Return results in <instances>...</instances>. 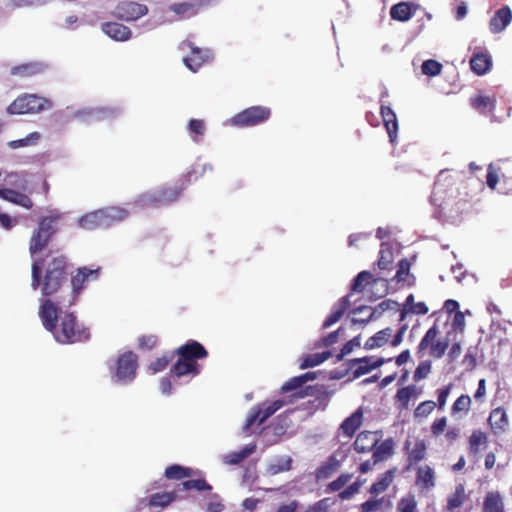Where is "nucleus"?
<instances>
[{
	"label": "nucleus",
	"instance_id": "1",
	"mask_svg": "<svg viewBox=\"0 0 512 512\" xmlns=\"http://www.w3.org/2000/svg\"><path fill=\"white\" fill-rule=\"evenodd\" d=\"M101 268L79 267L71 278V300L68 305L56 303L51 299H41L38 311L43 327L52 334L59 344L86 342L90 339L89 328L77 320V316L67 308L73 305L91 281L100 277Z\"/></svg>",
	"mask_w": 512,
	"mask_h": 512
},
{
	"label": "nucleus",
	"instance_id": "2",
	"mask_svg": "<svg viewBox=\"0 0 512 512\" xmlns=\"http://www.w3.org/2000/svg\"><path fill=\"white\" fill-rule=\"evenodd\" d=\"M430 202L436 207L434 216L437 219L454 225L461 223L463 213L468 209V201L460 197L448 169L437 175Z\"/></svg>",
	"mask_w": 512,
	"mask_h": 512
},
{
	"label": "nucleus",
	"instance_id": "3",
	"mask_svg": "<svg viewBox=\"0 0 512 512\" xmlns=\"http://www.w3.org/2000/svg\"><path fill=\"white\" fill-rule=\"evenodd\" d=\"M33 290L40 289L42 296L56 293L67 280V260L59 255L47 263L42 259H34L32 263Z\"/></svg>",
	"mask_w": 512,
	"mask_h": 512
},
{
	"label": "nucleus",
	"instance_id": "4",
	"mask_svg": "<svg viewBox=\"0 0 512 512\" xmlns=\"http://www.w3.org/2000/svg\"><path fill=\"white\" fill-rule=\"evenodd\" d=\"M178 356L177 361L171 367V377L182 379L184 377L193 378L200 374L201 365L197 360L204 359L208 356L206 348L196 340H188L175 350Z\"/></svg>",
	"mask_w": 512,
	"mask_h": 512
},
{
	"label": "nucleus",
	"instance_id": "5",
	"mask_svg": "<svg viewBox=\"0 0 512 512\" xmlns=\"http://www.w3.org/2000/svg\"><path fill=\"white\" fill-rule=\"evenodd\" d=\"M110 382L117 387L130 386L137 377L138 356L133 351H125L106 362Z\"/></svg>",
	"mask_w": 512,
	"mask_h": 512
},
{
	"label": "nucleus",
	"instance_id": "6",
	"mask_svg": "<svg viewBox=\"0 0 512 512\" xmlns=\"http://www.w3.org/2000/svg\"><path fill=\"white\" fill-rule=\"evenodd\" d=\"M186 189L180 178L174 185H162L137 196L132 205L136 208L161 207L175 203Z\"/></svg>",
	"mask_w": 512,
	"mask_h": 512
},
{
	"label": "nucleus",
	"instance_id": "7",
	"mask_svg": "<svg viewBox=\"0 0 512 512\" xmlns=\"http://www.w3.org/2000/svg\"><path fill=\"white\" fill-rule=\"evenodd\" d=\"M62 214L58 210H53L49 215L40 218L38 228L32 233L29 251L34 259L35 255L42 252L49 244L57 228L55 224L61 219Z\"/></svg>",
	"mask_w": 512,
	"mask_h": 512
},
{
	"label": "nucleus",
	"instance_id": "8",
	"mask_svg": "<svg viewBox=\"0 0 512 512\" xmlns=\"http://www.w3.org/2000/svg\"><path fill=\"white\" fill-rule=\"evenodd\" d=\"M51 107V100L37 94L23 93L7 107V113L10 115L34 114Z\"/></svg>",
	"mask_w": 512,
	"mask_h": 512
},
{
	"label": "nucleus",
	"instance_id": "9",
	"mask_svg": "<svg viewBox=\"0 0 512 512\" xmlns=\"http://www.w3.org/2000/svg\"><path fill=\"white\" fill-rule=\"evenodd\" d=\"M285 405V401L277 399L272 402H263L256 406H253L246 417L245 424L243 426V432L249 434L250 430L255 425L263 424L268 418L275 414L279 409Z\"/></svg>",
	"mask_w": 512,
	"mask_h": 512
},
{
	"label": "nucleus",
	"instance_id": "10",
	"mask_svg": "<svg viewBox=\"0 0 512 512\" xmlns=\"http://www.w3.org/2000/svg\"><path fill=\"white\" fill-rule=\"evenodd\" d=\"M438 328L436 325H433L430 327L425 335L420 340V343L418 345V352H422L426 350L430 346V355L434 358H442L445 354L447 348L450 344V336L452 334L451 331H449L444 338H439L438 340L434 341L435 338L438 335Z\"/></svg>",
	"mask_w": 512,
	"mask_h": 512
},
{
	"label": "nucleus",
	"instance_id": "11",
	"mask_svg": "<svg viewBox=\"0 0 512 512\" xmlns=\"http://www.w3.org/2000/svg\"><path fill=\"white\" fill-rule=\"evenodd\" d=\"M271 116V110L265 106H251L231 118L234 126H256L264 123Z\"/></svg>",
	"mask_w": 512,
	"mask_h": 512
},
{
	"label": "nucleus",
	"instance_id": "12",
	"mask_svg": "<svg viewBox=\"0 0 512 512\" xmlns=\"http://www.w3.org/2000/svg\"><path fill=\"white\" fill-rule=\"evenodd\" d=\"M396 306H398V303L391 299L382 301L377 306H375L373 309L366 305L357 306L350 312V314L357 315V314H361L365 311H370V313L366 318H356V317L351 318V324L352 325H360L362 328H364L369 322L377 319L385 311L393 309Z\"/></svg>",
	"mask_w": 512,
	"mask_h": 512
},
{
	"label": "nucleus",
	"instance_id": "13",
	"mask_svg": "<svg viewBox=\"0 0 512 512\" xmlns=\"http://www.w3.org/2000/svg\"><path fill=\"white\" fill-rule=\"evenodd\" d=\"M148 7L135 1H121L112 11V16L118 20L132 22L148 14Z\"/></svg>",
	"mask_w": 512,
	"mask_h": 512
},
{
	"label": "nucleus",
	"instance_id": "14",
	"mask_svg": "<svg viewBox=\"0 0 512 512\" xmlns=\"http://www.w3.org/2000/svg\"><path fill=\"white\" fill-rule=\"evenodd\" d=\"M293 411L290 410L289 413L285 412L276 417V419L265 428L264 438L268 445L276 444L280 441V438L284 436L288 429L292 427L293 422L290 418V413Z\"/></svg>",
	"mask_w": 512,
	"mask_h": 512
},
{
	"label": "nucleus",
	"instance_id": "15",
	"mask_svg": "<svg viewBox=\"0 0 512 512\" xmlns=\"http://www.w3.org/2000/svg\"><path fill=\"white\" fill-rule=\"evenodd\" d=\"M373 358L370 356H365L362 358H353L347 361V367L350 370H353V378L357 379L374 369L381 367L387 360L384 358Z\"/></svg>",
	"mask_w": 512,
	"mask_h": 512
},
{
	"label": "nucleus",
	"instance_id": "16",
	"mask_svg": "<svg viewBox=\"0 0 512 512\" xmlns=\"http://www.w3.org/2000/svg\"><path fill=\"white\" fill-rule=\"evenodd\" d=\"M101 30L109 38L118 42L127 41L132 37L131 29L128 26L118 22H104L101 24Z\"/></svg>",
	"mask_w": 512,
	"mask_h": 512
},
{
	"label": "nucleus",
	"instance_id": "17",
	"mask_svg": "<svg viewBox=\"0 0 512 512\" xmlns=\"http://www.w3.org/2000/svg\"><path fill=\"white\" fill-rule=\"evenodd\" d=\"M420 9V5L410 1H402L390 8V17L399 22H407Z\"/></svg>",
	"mask_w": 512,
	"mask_h": 512
},
{
	"label": "nucleus",
	"instance_id": "18",
	"mask_svg": "<svg viewBox=\"0 0 512 512\" xmlns=\"http://www.w3.org/2000/svg\"><path fill=\"white\" fill-rule=\"evenodd\" d=\"M46 69L47 66L42 62H27L12 67L10 70V75L19 77L21 79L32 78L43 74Z\"/></svg>",
	"mask_w": 512,
	"mask_h": 512
},
{
	"label": "nucleus",
	"instance_id": "19",
	"mask_svg": "<svg viewBox=\"0 0 512 512\" xmlns=\"http://www.w3.org/2000/svg\"><path fill=\"white\" fill-rule=\"evenodd\" d=\"M379 432L362 431L353 443V448L358 453H367L372 451L380 441Z\"/></svg>",
	"mask_w": 512,
	"mask_h": 512
},
{
	"label": "nucleus",
	"instance_id": "20",
	"mask_svg": "<svg viewBox=\"0 0 512 512\" xmlns=\"http://www.w3.org/2000/svg\"><path fill=\"white\" fill-rule=\"evenodd\" d=\"M191 49V54L187 57L183 58V62L188 69L193 72H197L201 66L208 61L210 57L209 50H203L194 46L193 44H189Z\"/></svg>",
	"mask_w": 512,
	"mask_h": 512
},
{
	"label": "nucleus",
	"instance_id": "21",
	"mask_svg": "<svg viewBox=\"0 0 512 512\" xmlns=\"http://www.w3.org/2000/svg\"><path fill=\"white\" fill-rule=\"evenodd\" d=\"M512 19V12L509 6L497 10L489 22L490 31L494 34L502 32Z\"/></svg>",
	"mask_w": 512,
	"mask_h": 512
},
{
	"label": "nucleus",
	"instance_id": "22",
	"mask_svg": "<svg viewBox=\"0 0 512 512\" xmlns=\"http://www.w3.org/2000/svg\"><path fill=\"white\" fill-rule=\"evenodd\" d=\"M363 421V409L357 408L350 416L340 424L339 430L348 438H351L360 428Z\"/></svg>",
	"mask_w": 512,
	"mask_h": 512
},
{
	"label": "nucleus",
	"instance_id": "23",
	"mask_svg": "<svg viewBox=\"0 0 512 512\" xmlns=\"http://www.w3.org/2000/svg\"><path fill=\"white\" fill-rule=\"evenodd\" d=\"M213 167L210 163L200 164L195 162L190 168L180 177V182H183L187 188L192 182L197 181L204 176L207 172H212Z\"/></svg>",
	"mask_w": 512,
	"mask_h": 512
},
{
	"label": "nucleus",
	"instance_id": "24",
	"mask_svg": "<svg viewBox=\"0 0 512 512\" xmlns=\"http://www.w3.org/2000/svg\"><path fill=\"white\" fill-rule=\"evenodd\" d=\"M104 228H109L114 224L127 218L129 211L122 207L111 206L100 209Z\"/></svg>",
	"mask_w": 512,
	"mask_h": 512
},
{
	"label": "nucleus",
	"instance_id": "25",
	"mask_svg": "<svg viewBox=\"0 0 512 512\" xmlns=\"http://www.w3.org/2000/svg\"><path fill=\"white\" fill-rule=\"evenodd\" d=\"M257 449L255 443H249L241 448L239 451H233L223 456V463L226 465H239L249 456H251Z\"/></svg>",
	"mask_w": 512,
	"mask_h": 512
},
{
	"label": "nucleus",
	"instance_id": "26",
	"mask_svg": "<svg viewBox=\"0 0 512 512\" xmlns=\"http://www.w3.org/2000/svg\"><path fill=\"white\" fill-rule=\"evenodd\" d=\"M0 198L27 209H30L33 206V202L30 197L10 188H0Z\"/></svg>",
	"mask_w": 512,
	"mask_h": 512
},
{
	"label": "nucleus",
	"instance_id": "27",
	"mask_svg": "<svg viewBox=\"0 0 512 512\" xmlns=\"http://www.w3.org/2000/svg\"><path fill=\"white\" fill-rule=\"evenodd\" d=\"M373 464L383 462L390 458L394 453V441L392 438H387L382 441L379 445L377 444L372 450Z\"/></svg>",
	"mask_w": 512,
	"mask_h": 512
},
{
	"label": "nucleus",
	"instance_id": "28",
	"mask_svg": "<svg viewBox=\"0 0 512 512\" xmlns=\"http://www.w3.org/2000/svg\"><path fill=\"white\" fill-rule=\"evenodd\" d=\"M488 421L494 434L498 435L502 433L508 425L506 411L501 407L492 410Z\"/></svg>",
	"mask_w": 512,
	"mask_h": 512
},
{
	"label": "nucleus",
	"instance_id": "29",
	"mask_svg": "<svg viewBox=\"0 0 512 512\" xmlns=\"http://www.w3.org/2000/svg\"><path fill=\"white\" fill-rule=\"evenodd\" d=\"M78 224L83 229L94 230L97 228H104L103 224H105V223L102 221V215H101V211L99 209V210L87 213L86 215L79 218Z\"/></svg>",
	"mask_w": 512,
	"mask_h": 512
},
{
	"label": "nucleus",
	"instance_id": "30",
	"mask_svg": "<svg viewBox=\"0 0 512 512\" xmlns=\"http://www.w3.org/2000/svg\"><path fill=\"white\" fill-rule=\"evenodd\" d=\"M491 58L486 53H476L470 60V67L478 75L485 74L491 67Z\"/></svg>",
	"mask_w": 512,
	"mask_h": 512
},
{
	"label": "nucleus",
	"instance_id": "31",
	"mask_svg": "<svg viewBox=\"0 0 512 512\" xmlns=\"http://www.w3.org/2000/svg\"><path fill=\"white\" fill-rule=\"evenodd\" d=\"M416 482L423 489H430L435 486V476L433 469L428 466H420L417 469Z\"/></svg>",
	"mask_w": 512,
	"mask_h": 512
},
{
	"label": "nucleus",
	"instance_id": "32",
	"mask_svg": "<svg viewBox=\"0 0 512 512\" xmlns=\"http://www.w3.org/2000/svg\"><path fill=\"white\" fill-rule=\"evenodd\" d=\"M200 5L201 3L197 2L173 3L170 5L169 10L179 16L189 18L198 13Z\"/></svg>",
	"mask_w": 512,
	"mask_h": 512
},
{
	"label": "nucleus",
	"instance_id": "33",
	"mask_svg": "<svg viewBox=\"0 0 512 512\" xmlns=\"http://www.w3.org/2000/svg\"><path fill=\"white\" fill-rule=\"evenodd\" d=\"M482 512H504V503L498 492H488L485 496Z\"/></svg>",
	"mask_w": 512,
	"mask_h": 512
},
{
	"label": "nucleus",
	"instance_id": "34",
	"mask_svg": "<svg viewBox=\"0 0 512 512\" xmlns=\"http://www.w3.org/2000/svg\"><path fill=\"white\" fill-rule=\"evenodd\" d=\"M392 330L391 328L387 327L385 329H382L375 333L373 336L367 339V341L364 344L365 350H373L375 348L382 347L385 345L390 336H391Z\"/></svg>",
	"mask_w": 512,
	"mask_h": 512
},
{
	"label": "nucleus",
	"instance_id": "35",
	"mask_svg": "<svg viewBox=\"0 0 512 512\" xmlns=\"http://www.w3.org/2000/svg\"><path fill=\"white\" fill-rule=\"evenodd\" d=\"M470 104L475 110L485 114L493 110L495 99L487 95L478 94L470 98Z\"/></svg>",
	"mask_w": 512,
	"mask_h": 512
},
{
	"label": "nucleus",
	"instance_id": "36",
	"mask_svg": "<svg viewBox=\"0 0 512 512\" xmlns=\"http://www.w3.org/2000/svg\"><path fill=\"white\" fill-rule=\"evenodd\" d=\"M193 474V471L189 467L182 466L180 464H172L166 467L164 476L169 480H180L189 478Z\"/></svg>",
	"mask_w": 512,
	"mask_h": 512
},
{
	"label": "nucleus",
	"instance_id": "37",
	"mask_svg": "<svg viewBox=\"0 0 512 512\" xmlns=\"http://www.w3.org/2000/svg\"><path fill=\"white\" fill-rule=\"evenodd\" d=\"M339 467L340 461L332 455L316 469V477L317 479H328Z\"/></svg>",
	"mask_w": 512,
	"mask_h": 512
},
{
	"label": "nucleus",
	"instance_id": "38",
	"mask_svg": "<svg viewBox=\"0 0 512 512\" xmlns=\"http://www.w3.org/2000/svg\"><path fill=\"white\" fill-rule=\"evenodd\" d=\"M393 478L394 470H387L370 486L369 493L378 495L384 492L392 483Z\"/></svg>",
	"mask_w": 512,
	"mask_h": 512
},
{
	"label": "nucleus",
	"instance_id": "39",
	"mask_svg": "<svg viewBox=\"0 0 512 512\" xmlns=\"http://www.w3.org/2000/svg\"><path fill=\"white\" fill-rule=\"evenodd\" d=\"M177 497L176 492H158L149 497V505L152 507L164 508L175 501Z\"/></svg>",
	"mask_w": 512,
	"mask_h": 512
},
{
	"label": "nucleus",
	"instance_id": "40",
	"mask_svg": "<svg viewBox=\"0 0 512 512\" xmlns=\"http://www.w3.org/2000/svg\"><path fill=\"white\" fill-rule=\"evenodd\" d=\"M332 356L330 351L314 353L306 355L300 364V369H307L318 366L328 360Z\"/></svg>",
	"mask_w": 512,
	"mask_h": 512
},
{
	"label": "nucleus",
	"instance_id": "41",
	"mask_svg": "<svg viewBox=\"0 0 512 512\" xmlns=\"http://www.w3.org/2000/svg\"><path fill=\"white\" fill-rule=\"evenodd\" d=\"M292 458L289 456L279 457L275 462L270 463L267 467V472L270 475H277L282 472L291 470Z\"/></svg>",
	"mask_w": 512,
	"mask_h": 512
},
{
	"label": "nucleus",
	"instance_id": "42",
	"mask_svg": "<svg viewBox=\"0 0 512 512\" xmlns=\"http://www.w3.org/2000/svg\"><path fill=\"white\" fill-rule=\"evenodd\" d=\"M40 138H41L40 133L38 131H33L32 133L28 134L24 138L8 142V146L11 149L35 146L38 143V141L40 140Z\"/></svg>",
	"mask_w": 512,
	"mask_h": 512
},
{
	"label": "nucleus",
	"instance_id": "43",
	"mask_svg": "<svg viewBox=\"0 0 512 512\" xmlns=\"http://www.w3.org/2000/svg\"><path fill=\"white\" fill-rule=\"evenodd\" d=\"M465 500V489L463 484H458L455 491L447 499V509L453 511L460 507Z\"/></svg>",
	"mask_w": 512,
	"mask_h": 512
},
{
	"label": "nucleus",
	"instance_id": "44",
	"mask_svg": "<svg viewBox=\"0 0 512 512\" xmlns=\"http://www.w3.org/2000/svg\"><path fill=\"white\" fill-rule=\"evenodd\" d=\"M393 262V252L391 245L387 242L381 243V249L379 252L378 267L382 270L388 269Z\"/></svg>",
	"mask_w": 512,
	"mask_h": 512
},
{
	"label": "nucleus",
	"instance_id": "45",
	"mask_svg": "<svg viewBox=\"0 0 512 512\" xmlns=\"http://www.w3.org/2000/svg\"><path fill=\"white\" fill-rule=\"evenodd\" d=\"M416 392L415 385H408L400 388L396 393V400L400 403L401 408H407L411 398Z\"/></svg>",
	"mask_w": 512,
	"mask_h": 512
},
{
	"label": "nucleus",
	"instance_id": "46",
	"mask_svg": "<svg viewBox=\"0 0 512 512\" xmlns=\"http://www.w3.org/2000/svg\"><path fill=\"white\" fill-rule=\"evenodd\" d=\"M426 455V445L424 441H418L415 443L413 449L408 454L409 465H414L419 461L423 460Z\"/></svg>",
	"mask_w": 512,
	"mask_h": 512
},
{
	"label": "nucleus",
	"instance_id": "47",
	"mask_svg": "<svg viewBox=\"0 0 512 512\" xmlns=\"http://www.w3.org/2000/svg\"><path fill=\"white\" fill-rule=\"evenodd\" d=\"M384 128H398V121L395 112L390 106L382 105L380 109Z\"/></svg>",
	"mask_w": 512,
	"mask_h": 512
},
{
	"label": "nucleus",
	"instance_id": "48",
	"mask_svg": "<svg viewBox=\"0 0 512 512\" xmlns=\"http://www.w3.org/2000/svg\"><path fill=\"white\" fill-rule=\"evenodd\" d=\"M175 356V351L164 354L162 357L157 358L149 365V370L152 373H157L164 370L167 365L172 361Z\"/></svg>",
	"mask_w": 512,
	"mask_h": 512
},
{
	"label": "nucleus",
	"instance_id": "49",
	"mask_svg": "<svg viewBox=\"0 0 512 512\" xmlns=\"http://www.w3.org/2000/svg\"><path fill=\"white\" fill-rule=\"evenodd\" d=\"M372 277V273L367 270L359 272L351 282V291L361 292L364 288V283L368 282Z\"/></svg>",
	"mask_w": 512,
	"mask_h": 512
},
{
	"label": "nucleus",
	"instance_id": "50",
	"mask_svg": "<svg viewBox=\"0 0 512 512\" xmlns=\"http://www.w3.org/2000/svg\"><path fill=\"white\" fill-rule=\"evenodd\" d=\"M182 486L185 490L194 489L199 492L212 490V486L205 479H189L182 482Z\"/></svg>",
	"mask_w": 512,
	"mask_h": 512
},
{
	"label": "nucleus",
	"instance_id": "51",
	"mask_svg": "<svg viewBox=\"0 0 512 512\" xmlns=\"http://www.w3.org/2000/svg\"><path fill=\"white\" fill-rule=\"evenodd\" d=\"M360 346H361V336L357 335V336L353 337L351 340L347 341L343 345V347L340 350V353L337 354V356H336V360L342 361L345 356H347L354 350V348L360 347Z\"/></svg>",
	"mask_w": 512,
	"mask_h": 512
},
{
	"label": "nucleus",
	"instance_id": "52",
	"mask_svg": "<svg viewBox=\"0 0 512 512\" xmlns=\"http://www.w3.org/2000/svg\"><path fill=\"white\" fill-rule=\"evenodd\" d=\"M421 69L425 75L437 76L441 73L442 64L434 59H428L422 63Z\"/></svg>",
	"mask_w": 512,
	"mask_h": 512
},
{
	"label": "nucleus",
	"instance_id": "53",
	"mask_svg": "<svg viewBox=\"0 0 512 512\" xmlns=\"http://www.w3.org/2000/svg\"><path fill=\"white\" fill-rule=\"evenodd\" d=\"M352 478V474L343 473L339 475L335 480L331 481L326 488V491L335 492L343 488Z\"/></svg>",
	"mask_w": 512,
	"mask_h": 512
},
{
	"label": "nucleus",
	"instance_id": "54",
	"mask_svg": "<svg viewBox=\"0 0 512 512\" xmlns=\"http://www.w3.org/2000/svg\"><path fill=\"white\" fill-rule=\"evenodd\" d=\"M335 502L332 498H323L311 505L306 512H328Z\"/></svg>",
	"mask_w": 512,
	"mask_h": 512
},
{
	"label": "nucleus",
	"instance_id": "55",
	"mask_svg": "<svg viewBox=\"0 0 512 512\" xmlns=\"http://www.w3.org/2000/svg\"><path fill=\"white\" fill-rule=\"evenodd\" d=\"M224 509L225 505L222 503L220 495L217 493L211 494L206 505L207 512H223Z\"/></svg>",
	"mask_w": 512,
	"mask_h": 512
},
{
	"label": "nucleus",
	"instance_id": "56",
	"mask_svg": "<svg viewBox=\"0 0 512 512\" xmlns=\"http://www.w3.org/2000/svg\"><path fill=\"white\" fill-rule=\"evenodd\" d=\"M344 315L343 310L338 308L335 304L332 306L331 313L326 317L322 324L323 329H327L337 323Z\"/></svg>",
	"mask_w": 512,
	"mask_h": 512
},
{
	"label": "nucleus",
	"instance_id": "57",
	"mask_svg": "<svg viewBox=\"0 0 512 512\" xmlns=\"http://www.w3.org/2000/svg\"><path fill=\"white\" fill-rule=\"evenodd\" d=\"M181 379L174 380L171 377V371L169 372V376L163 377L160 380V391L164 396H170L172 394V387L179 384Z\"/></svg>",
	"mask_w": 512,
	"mask_h": 512
},
{
	"label": "nucleus",
	"instance_id": "58",
	"mask_svg": "<svg viewBox=\"0 0 512 512\" xmlns=\"http://www.w3.org/2000/svg\"><path fill=\"white\" fill-rule=\"evenodd\" d=\"M362 486V482L360 480H357L350 484L348 487H346L344 490L340 491L338 494V498L341 500H349L351 499L355 494H357Z\"/></svg>",
	"mask_w": 512,
	"mask_h": 512
},
{
	"label": "nucleus",
	"instance_id": "59",
	"mask_svg": "<svg viewBox=\"0 0 512 512\" xmlns=\"http://www.w3.org/2000/svg\"><path fill=\"white\" fill-rule=\"evenodd\" d=\"M431 371V361L429 360H426V361H422L418 364L417 368L415 369L414 371V380L416 382L426 378L428 376V374L430 373Z\"/></svg>",
	"mask_w": 512,
	"mask_h": 512
},
{
	"label": "nucleus",
	"instance_id": "60",
	"mask_svg": "<svg viewBox=\"0 0 512 512\" xmlns=\"http://www.w3.org/2000/svg\"><path fill=\"white\" fill-rule=\"evenodd\" d=\"M486 442V435L481 431H474L469 439L470 451L477 453L479 446Z\"/></svg>",
	"mask_w": 512,
	"mask_h": 512
},
{
	"label": "nucleus",
	"instance_id": "61",
	"mask_svg": "<svg viewBox=\"0 0 512 512\" xmlns=\"http://www.w3.org/2000/svg\"><path fill=\"white\" fill-rule=\"evenodd\" d=\"M471 404V399L468 395H461L456 399L452 406V412L457 413L461 411H468Z\"/></svg>",
	"mask_w": 512,
	"mask_h": 512
},
{
	"label": "nucleus",
	"instance_id": "62",
	"mask_svg": "<svg viewBox=\"0 0 512 512\" xmlns=\"http://www.w3.org/2000/svg\"><path fill=\"white\" fill-rule=\"evenodd\" d=\"M303 386V382L300 379V376H295L286 381L280 388L282 393H288L295 391Z\"/></svg>",
	"mask_w": 512,
	"mask_h": 512
},
{
	"label": "nucleus",
	"instance_id": "63",
	"mask_svg": "<svg viewBox=\"0 0 512 512\" xmlns=\"http://www.w3.org/2000/svg\"><path fill=\"white\" fill-rule=\"evenodd\" d=\"M417 503L413 497L402 498L397 506V510L399 512H414L416 509Z\"/></svg>",
	"mask_w": 512,
	"mask_h": 512
},
{
	"label": "nucleus",
	"instance_id": "64",
	"mask_svg": "<svg viewBox=\"0 0 512 512\" xmlns=\"http://www.w3.org/2000/svg\"><path fill=\"white\" fill-rule=\"evenodd\" d=\"M382 505V499L370 498L361 504V512H376Z\"/></svg>",
	"mask_w": 512,
	"mask_h": 512
}]
</instances>
